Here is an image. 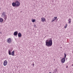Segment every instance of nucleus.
<instances>
[{
  "mask_svg": "<svg viewBox=\"0 0 73 73\" xmlns=\"http://www.w3.org/2000/svg\"><path fill=\"white\" fill-rule=\"evenodd\" d=\"M7 42L8 43L10 44L12 42V40L11 38H9L7 39Z\"/></svg>",
  "mask_w": 73,
  "mask_h": 73,
  "instance_id": "4",
  "label": "nucleus"
},
{
  "mask_svg": "<svg viewBox=\"0 0 73 73\" xmlns=\"http://www.w3.org/2000/svg\"><path fill=\"white\" fill-rule=\"evenodd\" d=\"M57 17H54L53 19H54L55 20H56V19H57Z\"/></svg>",
  "mask_w": 73,
  "mask_h": 73,
  "instance_id": "15",
  "label": "nucleus"
},
{
  "mask_svg": "<svg viewBox=\"0 0 73 73\" xmlns=\"http://www.w3.org/2000/svg\"><path fill=\"white\" fill-rule=\"evenodd\" d=\"M45 42V45L46 46H48V47L49 46H52V40H50L48 41V40H47Z\"/></svg>",
  "mask_w": 73,
  "mask_h": 73,
  "instance_id": "1",
  "label": "nucleus"
},
{
  "mask_svg": "<svg viewBox=\"0 0 73 73\" xmlns=\"http://www.w3.org/2000/svg\"><path fill=\"white\" fill-rule=\"evenodd\" d=\"M3 19L2 18H0V23H2L3 21Z\"/></svg>",
  "mask_w": 73,
  "mask_h": 73,
  "instance_id": "11",
  "label": "nucleus"
},
{
  "mask_svg": "<svg viewBox=\"0 0 73 73\" xmlns=\"http://www.w3.org/2000/svg\"><path fill=\"white\" fill-rule=\"evenodd\" d=\"M67 26H68V25H67V24H66L65 26L64 27V28H67Z\"/></svg>",
  "mask_w": 73,
  "mask_h": 73,
  "instance_id": "16",
  "label": "nucleus"
},
{
  "mask_svg": "<svg viewBox=\"0 0 73 73\" xmlns=\"http://www.w3.org/2000/svg\"><path fill=\"white\" fill-rule=\"evenodd\" d=\"M35 21H36L35 19H33L32 20V22L33 23H35Z\"/></svg>",
  "mask_w": 73,
  "mask_h": 73,
  "instance_id": "14",
  "label": "nucleus"
},
{
  "mask_svg": "<svg viewBox=\"0 0 73 73\" xmlns=\"http://www.w3.org/2000/svg\"><path fill=\"white\" fill-rule=\"evenodd\" d=\"M68 68V66H66V68Z\"/></svg>",
  "mask_w": 73,
  "mask_h": 73,
  "instance_id": "21",
  "label": "nucleus"
},
{
  "mask_svg": "<svg viewBox=\"0 0 73 73\" xmlns=\"http://www.w3.org/2000/svg\"><path fill=\"white\" fill-rule=\"evenodd\" d=\"M60 48H61V47H60Z\"/></svg>",
  "mask_w": 73,
  "mask_h": 73,
  "instance_id": "26",
  "label": "nucleus"
},
{
  "mask_svg": "<svg viewBox=\"0 0 73 73\" xmlns=\"http://www.w3.org/2000/svg\"><path fill=\"white\" fill-rule=\"evenodd\" d=\"M1 17L3 18L5 21L7 20V15L5 12H3L2 13Z\"/></svg>",
  "mask_w": 73,
  "mask_h": 73,
  "instance_id": "3",
  "label": "nucleus"
},
{
  "mask_svg": "<svg viewBox=\"0 0 73 73\" xmlns=\"http://www.w3.org/2000/svg\"><path fill=\"white\" fill-rule=\"evenodd\" d=\"M21 34L20 33H19L18 34V36L19 37H21Z\"/></svg>",
  "mask_w": 73,
  "mask_h": 73,
  "instance_id": "9",
  "label": "nucleus"
},
{
  "mask_svg": "<svg viewBox=\"0 0 73 73\" xmlns=\"http://www.w3.org/2000/svg\"><path fill=\"white\" fill-rule=\"evenodd\" d=\"M17 34H18V32L17 31L14 32L13 35L14 36H17Z\"/></svg>",
  "mask_w": 73,
  "mask_h": 73,
  "instance_id": "7",
  "label": "nucleus"
},
{
  "mask_svg": "<svg viewBox=\"0 0 73 73\" xmlns=\"http://www.w3.org/2000/svg\"><path fill=\"white\" fill-rule=\"evenodd\" d=\"M36 25H34V27H36Z\"/></svg>",
  "mask_w": 73,
  "mask_h": 73,
  "instance_id": "22",
  "label": "nucleus"
},
{
  "mask_svg": "<svg viewBox=\"0 0 73 73\" xmlns=\"http://www.w3.org/2000/svg\"><path fill=\"white\" fill-rule=\"evenodd\" d=\"M7 63H8V62H7V61L5 60L3 62L4 66H6V65H7Z\"/></svg>",
  "mask_w": 73,
  "mask_h": 73,
  "instance_id": "5",
  "label": "nucleus"
},
{
  "mask_svg": "<svg viewBox=\"0 0 73 73\" xmlns=\"http://www.w3.org/2000/svg\"><path fill=\"white\" fill-rule=\"evenodd\" d=\"M14 51H13L11 52V55H12V56H14V55H15V54H14Z\"/></svg>",
  "mask_w": 73,
  "mask_h": 73,
  "instance_id": "12",
  "label": "nucleus"
},
{
  "mask_svg": "<svg viewBox=\"0 0 73 73\" xmlns=\"http://www.w3.org/2000/svg\"><path fill=\"white\" fill-rule=\"evenodd\" d=\"M0 10H1V8L0 7Z\"/></svg>",
  "mask_w": 73,
  "mask_h": 73,
  "instance_id": "25",
  "label": "nucleus"
},
{
  "mask_svg": "<svg viewBox=\"0 0 73 73\" xmlns=\"http://www.w3.org/2000/svg\"><path fill=\"white\" fill-rule=\"evenodd\" d=\"M61 61L62 63H64L65 61V58H62L61 59Z\"/></svg>",
  "mask_w": 73,
  "mask_h": 73,
  "instance_id": "6",
  "label": "nucleus"
},
{
  "mask_svg": "<svg viewBox=\"0 0 73 73\" xmlns=\"http://www.w3.org/2000/svg\"><path fill=\"white\" fill-rule=\"evenodd\" d=\"M31 65H33V66H34L35 64H34V62H33V64H32Z\"/></svg>",
  "mask_w": 73,
  "mask_h": 73,
  "instance_id": "19",
  "label": "nucleus"
},
{
  "mask_svg": "<svg viewBox=\"0 0 73 73\" xmlns=\"http://www.w3.org/2000/svg\"><path fill=\"white\" fill-rule=\"evenodd\" d=\"M9 55H11V50H9Z\"/></svg>",
  "mask_w": 73,
  "mask_h": 73,
  "instance_id": "13",
  "label": "nucleus"
},
{
  "mask_svg": "<svg viewBox=\"0 0 73 73\" xmlns=\"http://www.w3.org/2000/svg\"><path fill=\"white\" fill-rule=\"evenodd\" d=\"M2 33L1 32H0V34H2Z\"/></svg>",
  "mask_w": 73,
  "mask_h": 73,
  "instance_id": "23",
  "label": "nucleus"
},
{
  "mask_svg": "<svg viewBox=\"0 0 73 73\" xmlns=\"http://www.w3.org/2000/svg\"><path fill=\"white\" fill-rule=\"evenodd\" d=\"M41 21H42V22H44L45 21V18H42L41 19Z\"/></svg>",
  "mask_w": 73,
  "mask_h": 73,
  "instance_id": "10",
  "label": "nucleus"
},
{
  "mask_svg": "<svg viewBox=\"0 0 73 73\" xmlns=\"http://www.w3.org/2000/svg\"><path fill=\"white\" fill-rule=\"evenodd\" d=\"M71 19H68V23L69 24H71Z\"/></svg>",
  "mask_w": 73,
  "mask_h": 73,
  "instance_id": "8",
  "label": "nucleus"
},
{
  "mask_svg": "<svg viewBox=\"0 0 73 73\" xmlns=\"http://www.w3.org/2000/svg\"><path fill=\"white\" fill-rule=\"evenodd\" d=\"M54 71H55V72H57V69H55L54 70Z\"/></svg>",
  "mask_w": 73,
  "mask_h": 73,
  "instance_id": "20",
  "label": "nucleus"
},
{
  "mask_svg": "<svg viewBox=\"0 0 73 73\" xmlns=\"http://www.w3.org/2000/svg\"><path fill=\"white\" fill-rule=\"evenodd\" d=\"M54 20H55L54 19V18L52 19V22H53V21H54Z\"/></svg>",
  "mask_w": 73,
  "mask_h": 73,
  "instance_id": "18",
  "label": "nucleus"
},
{
  "mask_svg": "<svg viewBox=\"0 0 73 73\" xmlns=\"http://www.w3.org/2000/svg\"><path fill=\"white\" fill-rule=\"evenodd\" d=\"M73 66V64H72V66Z\"/></svg>",
  "mask_w": 73,
  "mask_h": 73,
  "instance_id": "24",
  "label": "nucleus"
},
{
  "mask_svg": "<svg viewBox=\"0 0 73 73\" xmlns=\"http://www.w3.org/2000/svg\"><path fill=\"white\" fill-rule=\"evenodd\" d=\"M13 7H18L20 6V2L18 1H16L15 3H13L12 4Z\"/></svg>",
  "mask_w": 73,
  "mask_h": 73,
  "instance_id": "2",
  "label": "nucleus"
},
{
  "mask_svg": "<svg viewBox=\"0 0 73 73\" xmlns=\"http://www.w3.org/2000/svg\"><path fill=\"white\" fill-rule=\"evenodd\" d=\"M64 58H66V54L64 53Z\"/></svg>",
  "mask_w": 73,
  "mask_h": 73,
  "instance_id": "17",
  "label": "nucleus"
}]
</instances>
